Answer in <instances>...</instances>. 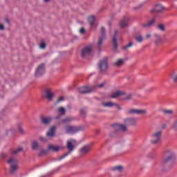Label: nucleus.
I'll return each mask as SVG.
<instances>
[{
  "label": "nucleus",
  "instance_id": "1",
  "mask_svg": "<svg viewBox=\"0 0 177 177\" xmlns=\"http://www.w3.org/2000/svg\"><path fill=\"white\" fill-rule=\"evenodd\" d=\"M176 156L175 152L172 150H167L165 152L164 158L162 161V171L167 172L172 168V164L171 161H175Z\"/></svg>",
  "mask_w": 177,
  "mask_h": 177
},
{
  "label": "nucleus",
  "instance_id": "2",
  "mask_svg": "<svg viewBox=\"0 0 177 177\" xmlns=\"http://www.w3.org/2000/svg\"><path fill=\"white\" fill-rule=\"evenodd\" d=\"M78 144L77 143V140L73 139L68 140L66 142V148L68 149V152L64 154L62 156H60L59 160H63V158L67 157V156H68V154H70V153H71V151H73L74 149H75V147Z\"/></svg>",
  "mask_w": 177,
  "mask_h": 177
},
{
  "label": "nucleus",
  "instance_id": "3",
  "mask_svg": "<svg viewBox=\"0 0 177 177\" xmlns=\"http://www.w3.org/2000/svg\"><path fill=\"white\" fill-rule=\"evenodd\" d=\"M8 164L10 165L11 174H15L19 170V160L15 158H10L8 161Z\"/></svg>",
  "mask_w": 177,
  "mask_h": 177
},
{
  "label": "nucleus",
  "instance_id": "4",
  "mask_svg": "<svg viewBox=\"0 0 177 177\" xmlns=\"http://www.w3.org/2000/svg\"><path fill=\"white\" fill-rule=\"evenodd\" d=\"M161 136H162V131H158L152 133L151 143L152 145H158L161 142Z\"/></svg>",
  "mask_w": 177,
  "mask_h": 177
},
{
  "label": "nucleus",
  "instance_id": "5",
  "mask_svg": "<svg viewBox=\"0 0 177 177\" xmlns=\"http://www.w3.org/2000/svg\"><path fill=\"white\" fill-rule=\"evenodd\" d=\"M98 68L101 73H106L109 68V62H107V57L104 58L98 64Z\"/></svg>",
  "mask_w": 177,
  "mask_h": 177
},
{
  "label": "nucleus",
  "instance_id": "6",
  "mask_svg": "<svg viewBox=\"0 0 177 177\" xmlns=\"http://www.w3.org/2000/svg\"><path fill=\"white\" fill-rule=\"evenodd\" d=\"M147 111L146 109H129L126 111V114L132 115L133 114H137L140 115L141 114H147Z\"/></svg>",
  "mask_w": 177,
  "mask_h": 177
},
{
  "label": "nucleus",
  "instance_id": "7",
  "mask_svg": "<svg viewBox=\"0 0 177 177\" xmlns=\"http://www.w3.org/2000/svg\"><path fill=\"white\" fill-rule=\"evenodd\" d=\"M92 52H93V47L91 45L86 46L82 49L81 56L82 57H86L89 56L92 53Z\"/></svg>",
  "mask_w": 177,
  "mask_h": 177
},
{
  "label": "nucleus",
  "instance_id": "8",
  "mask_svg": "<svg viewBox=\"0 0 177 177\" xmlns=\"http://www.w3.org/2000/svg\"><path fill=\"white\" fill-rule=\"evenodd\" d=\"M124 123L127 127H136V124H138V119L136 118H127L124 119Z\"/></svg>",
  "mask_w": 177,
  "mask_h": 177
},
{
  "label": "nucleus",
  "instance_id": "9",
  "mask_svg": "<svg viewBox=\"0 0 177 177\" xmlns=\"http://www.w3.org/2000/svg\"><path fill=\"white\" fill-rule=\"evenodd\" d=\"M96 86H82L79 88L80 93H91V92H95Z\"/></svg>",
  "mask_w": 177,
  "mask_h": 177
},
{
  "label": "nucleus",
  "instance_id": "10",
  "mask_svg": "<svg viewBox=\"0 0 177 177\" xmlns=\"http://www.w3.org/2000/svg\"><path fill=\"white\" fill-rule=\"evenodd\" d=\"M65 131L67 133H71V135H74L81 131V128L74 127V126H67L65 127Z\"/></svg>",
  "mask_w": 177,
  "mask_h": 177
},
{
  "label": "nucleus",
  "instance_id": "11",
  "mask_svg": "<svg viewBox=\"0 0 177 177\" xmlns=\"http://www.w3.org/2000/svg\"><path fill=\"white\" fill-rule=\"evenodd\" d=\"M53 118L52 116H41L40 118V122L42 125H45L48 127V125H50Z\"/></svg>",
  "mask_w": 177,
  "mask_h": 177
},
{
  "label": "nucleus",
  "instance_id": "12",
  "mask_svg": "<svg viewBox=\"0 0 177 177\" xmlns=\"http://www.w3.org/2000/svg\"><path fill=\"white\" fill-rule=\"evenodd\" d=\"M45 95L44 97L48 100V102H52L53 100V98L55 97V94L52 89L50 88H46L44 91Z\"/></svg>",
  "mask_w": 177,
  "mask_h": 177
},
{
  "label": "nucleus",
  "instance_id": "13",
  "mask_svg": "<svg viewBox=\"0 0 177 177\" xmlns=\"http://www.w3.org/2000/svg\"><path fill=\"white\" fill-rule=\"evenodd\" d=\"M44 74H45V64L42 63L36 69L35 75L36 77H41Z\"/></svg>",
  "mask_w": 177,
  "mask_h": 177
},
{
  "label": "nucleus",
  "instance_id": "14",
  "mask_svg": "<svg viewBox=\"0 0 177 177\" xmlns=\"http://www.w3.org/2000/svg\"><path fill=\"white\" fill-rule=\"evenodd\" d=\"M56 135V126H53L50 128L46 133L48 138H55Z\"/></svg>",
  "mask_w": 177,
  "mask_h": 177
},
{
  "label": "nucleus",
  "instance_id": "15",
  "mask_svg": "<svg viewBox=\"0 0 177 177\" xmlns=\"http://www.w3.org/2000/svg\"><path fill=\"white\" fill-rule=\"evenodd\" d=\"M106 39V29L104 27H102V37H100L97 46H100L103 44V41Z\"/></svg>",
  "mask_w": 177,
  "mask_h": 177
},
{
  "label": "nucleus",
  "instance_id": "16",
  "mask_svg": "<svg viewBox=\"0 0 177 177\" xmlns=\"http://www.w3.org/2000/svg\"><path fill=\"white\" fill-rule=\"evenodd\" d=\"M89 151H91V147L89 145H85L83 147H82L80 150V154H82V156L88 154Z\"/></svg>",
  "mask_w": 177,
  "mask_h": 177
},
{
  "label": "nucleus",
  "instance_id": "17",
  "mask_svg": "<svg viewBox=\"0 0 177 177\" xmlns=\"http://www.w3.org/2000/svg\"><path fill=\"white\" fill-rule=\"evenodd\" d=\"M118 36V30L115 31V34L113 37V49L115 50L118 48V42L117 41V37Z\"/></svg>",
  "mask_w": 177,
  "mask_h": 177
},
{
  "label": "nucleus",
  "instance_id": "18",
  "mask_svg": "<svg viewBox=\"0 0 177 177\" xmlns=\"http://www.w3.org/2000/svg\"><path fill=\"white\" fill-rule=\"evenodd\" d=\"M154 12H157L158 13L164 12V6H162L161 4L155 6V8L151 10V13H154Z\"/></svg>",
  "mask_w": 177,
  "mask_h": 177
},
{
  "label": "nucleus",
  "instance_id": "19",
  "mask_svg": "<svg viewBox=\"0 0 177 177\" xmlns=\"http://www.w3.org/2000/svg\"><path fill=\"white\" fill-rule=\"evenodd\" d=\"M129 21V19L128 17H124L120 21V27H122V28L125 27H128Z\"/></svg>",
  "mask_w": 177,
  "mask_h": 177
},
{
  "label": "nucleus",
  "instance_id": "20",
  "mask_svg": "<svg viewBox=\"0 0 177 177\" xmlns=\"http://www.w3.org/2000/svg\"><path fill=\"white\" fill-rule=\"evenodd\" d=\"M114 128L115 129H116V131H122V132H127V125L115 124Z\"/></svg>",
  "mask_w": 177,
  "mask_h": 177
},
{
  "label": "nucleus",
  "instance_id": "21",
  "mask_svg": "<svg viewBox=\"0 0 177 177\" xmlns=\"http://www.w3.org/2000/svg\"><path fill=\"white\" fill-rule=\"evenodd\" d=\"M154 23H156V19H152L149 22L143 24L142 27L144 28H147L149 27H151V26H153L154 24Z\"/></svg>",
  "mask_w": 177,
  "mask_h": 177
},
{
  "label": "nucleus",
  "instance_id": "22",
  "mask_svg": "<svg viewBox=\"0 0 177 177\" xmlns=\"http://www.w3.org/2000/svg\"><path fill=\"white\" fill-rule=\"evenodd\" d=\"M124 95V92L122 91H116L111 95V99H115L120 96H122Z\"/></svg>",
  "mask_w": 177,
  "mask_h": 177
},
{
  "label": "nucleus",
  "instance_id": "23",
  "mask_svg": "<svg viewBox=\"0 0 177 177\" xmlns=\"http://www.w3.org/2000/svg\"><path fill=\"white\" fill-rule=\"evenodd\" d=\"M23 151V147H19L16 149L11 150V155L12 156H17L19 153H21Z\"/></svg>",
  "mask_w": 177,
  "mask_h": 177
},
{
  "label": "nucleus",
  "instance_id": "24",
  "mask_svg": "<svg viewBox=\"0 0 177 177\" xmlns=\"http://www.w3.org/2000/svg\"><path fill=\"white\" fill-rule=\"evenodd\" d=\"M96 19L95 18V16H91L88 17V23L91 26V27H93L95 26V21Z\"/></svg>",
  "mask_w": 177,
  "mask_h": 177
},
{
  "label": "nucleus",
  "instance_id": "25",
  "mask_svg": "<svg viewBox=\"0 0 177 177\" xmlns=\"http://www.w3.org/2000/svg\"><path fill=\"white\" fill-rule=\"evenodd\" d=\"M32 150H38L39 149V144L37 141L32 142Z\"/></svg>",
  "mask_w": 177,
  "mask_h": 177
},
{
  "label": "nucleus",
  "instance_id": "26",
  "mask_svg": "<svg viewBox=\"0 0 177 177\" xmlns=\"http://www.w3.org/2000/svg\"><path fill=\"white\" fill-rule=\"evenodd\" d=\"M59 149H60V147L59 146L55 147L53 145H50L48 146V150H52L53 151H59Z\"/></svg>",
  "mask_w": 177,
  "mask_h": 177
},
{
  "label": "nucleus",
  "instance_id": "27",
  "mask_svg": "<svg viewBox=\"0 0 177 177\" xmlns=\"http://www.w3.org/2000/svg\"><path fill=\"white\" fill-rule=\"evenodd\" d=\"M115 103L111 102H103L102 106L104 107H113L114 106Z\"/></svg>",
  "mask_w": 177,
  "mask_h": 177
},
{
  "label": "nucleus",
  "instance_id": "28",
  "mask_svg": "<svg viewBox=\"0 0 177 177\" xmlns=\"http://www.w3.org/2000/svg\"><path fill=\"white\" fill-rule=\"evenodd\" d=\"M46 154H48V150L44 149H39V157H43V156H46Z\"/></svg>",
  "mask_w": 177,
  "mask_h": 177
},
{
  "label": "nucleus",
  "instance_id": "29",
  "mask_svg": "<svg viewBox=\"0 0 177 177\" xmlns=\"http://www.w3.org/2000/svg\"><path fill=\"white\" fill-rule=\"evenodd\" d=\"M155 43L156 44H161L162 42V38L160 37L158 35H155Z\"/></svg>",
  "mask_w": 177,
  "mask_h": 177
},
{
  "label": "nucleus",
  "instance_id": "30",
  "mask_svg": "<svg viewBox=\"0 0 177 177\" xmlns=\"http://www.w3.org/2000/svg\"><path fill=\"white\" fill-rule=\"evenodd\" d=\"M124 64V59H120L116 62L114 63V66L118 67H121Z\"/></svg>",
  "mask_w": 177,
  "mask_h": 177
},
{
  "label": "nucleus",
  "instance_id": "31",
  "mask_svg": "<svg viewBox=\"0 0 177 177\" xmlns=\"http://www.w3.org/2000/svg\"><path fill=\"white\" fill-rule=\"evenodd\" d=\"M73 120H74V118L69 116L62 120V122L67 124V122H71V121H73Z\"/></svg>",
  "mask_w": 177,
  "mask_h": 177
},
{
  "label": "nucleus",
  "instance_id": "32",
  "mask_svg": "<svg viewBox=\"0 0 177 177\" xmlns=\"http://www.w3.org/2000/svg\"><path fill=\"white\" fill-rule=\"evenodd\" d=\"M136 41H137V42H143V36L142 35H137L135 37Z\"/></svg>",
  "mask_w": 177,
  "mask_h": 177
},
{
  "label": "nucleus",
  "instance_id": "33",
  "mask_svg": "<svg viewBox=\"0 0 177 177\" xmlns=\"http://www.w3.org/2000/svg\"><path fill=\"white\" fill-rule=\"evenodd\" d=\"M122 169V166H116L112 168V171H118L119 172H121Z\"/></svg>",
  "mask_w": 177,
  "mask_h": 177
},
{
  "label": "nucleus",
  "instance_id": "34",
  "mask_svg": "<svg viewBox=\"0 0 177 177\" xmlns=\"http://www.w3.org/2000/svg\"><path fill=\"white\" fill-rule=\"evenodd\" d=\"M171 78L173 82H175L177 84V73H172Z\"/></svg>",
  "mask_w": 177,
  "mask_h": 177
},
{
  "label": "nucleus",
  "instance_id": "35",
  "mask_svg": "<svg viewBox=\"0 0 177 177\" xmlns=\"http://www.w3.org/2000/svg\"><path fill=\"white\" fill-rule=\"evenodd\" d=\"M124 100H132V99H133V94H127L125 97H124Z\"/></svg>",
  "mask_w": 177,
  "mask_h": 177
},
{
  "label": "nucleus",
  "instance_id": "36",
  "mask_svg": "<svg viewBox=\"0 0 177 177\" xmlns=\"http://www.w3.org/2000/svg\"><path fill=\"white\" fill-rule=\"evenodd\" d=\"M133 46V43L130 42L128 45L123 46V47L122 48V49L123 50H127L128 49V48H131V47Z\"/></svg>",
  "mask_w": 177,
  "mask_h": 177
},
{
  "label": "nucleus",
  "instance_id": "37",
  "mask_svg": "<svg viewBox=\"0 0 177 177\" xmlns=\"http://www.w3.org/2000/svg\"><path fill=\"white\" fill-rule=\"evenodd\" d=\"M18 131H19V133H21V135H24V133H25L24 129H23V127H21V124L18 125Z\"/></svg>",
  "mask_w": 177,
  "mask_h": 177
},
{
  "label": "nucleus",
  "instance_id": "38",
  "mask_svg": "<svg viewBox=\"0 0 177 177\" xmlns=\"http://www.w3.org/2000/svg\"><path fill=\"white\" fill-rule=\"evenodd\" d=\"M105 85H106V82H103L102 83L100 84L99 85H95V86H95V91H96L97 88H102Z\"/></svg>",
  "mask_w": 177,
  "mask_h": 177
},
{
  "label": "nucleus",
  "instance_id": "39",
  "mask_svg": "<svg viewBox=\"0 0 177 177\" xmlns=\"http://www.w3.org/2000/svg\"><path fill=\"white\" fill-rule=\"evenodd\" d=\"M158 30H160V31H165V26H164L163 24H159L158 25Z\"/></svg>",
  "mask_w": 177,
  "mask_h": 177
},
{
  "label": "nucleus",
  "instance_id": "40",
  "mask_svg": "<svg viewBox=\"0 0 177 177\" xmlns=\"http://www.w3.org/2000/svg\"><path fill=\"white\" fill-rule=\"evenodd\" d=\"M58 111L61 113V114H66V109L64 107H59Z\"/></svg>",
  "mask_w": 177,
  "mask_h": 177
},
{
  "label": "nucleus",
  "instance_id": "41",
  "mask_svg": "<svg viewBox=\"0 0 177 177\" xmlns=\"http://www.w3.org/2000/svg\"><path fill=\"white\" fill-rule=\"evenodd\" d=\"M80 115H82V117H85V115H86V109H82L80 111Z\"/></svg>",
  "mask_w": 177,
  "mask_h": 177
},
{
  "label": "nucleus",
  "instance_id": "42",
  "mask_svg": "<svg viewBox=\"0 0 177 177\" xmlns=\"http://www.w3.org/2000/svg\"><path fill=\"white\" fill-rule=\"evenodd\" d=\"M163 112L165 114H174V111L172 110H165Z\"/></svg>",
  "mask_w": 177,
  "mask_h": 177
},
{
  "label": "nucleus",
  "instance_id": "43",
  "mask_svg": "<svg viewBox=\"0 0 177 177\" xmlns=\"http://www.w3.org/2000/svg\"><path fill=\"white\" fill-rule=\"evenodd\" d=\"M40 48H41V49H45V48H46V44H45V43H41V44H40Z\"/></svg>",
  "mask_w": 177,
  "mask_h": 177
},
{
  "label": "nucleus",
  "instance_id": "44",
  "mask_svg": "<svg viewBox=\"0 0 177 177\" xmlns=\"http://www.w3.org/2000/svg\"><path fill=\"white\" fill-rule=\"evenodd\" d=\"M39 139L41 142H48V140L45 137H40Z\"/></svg>",
  "mask_w": 177,
  "mask_h": 177
},
{
  "label": "nucleus",
  "instance_id": "45",
  "mask_svg": "<svg viewBox=\"0 0 177 177\" xmlns=\"http://www.w3.org/2000/svg\"><path fill=\"white\" fill-rule=\"evenodd\" d=\"M114 106L117 107L118 110H122V108L121 107V106H120V104H118V103H115Z\"/></svg>",
  "mask_w": 177,
  "mask_h": 177
},
{
  "label": "nucleus",
  "instance_id": "46",
  "mask_svg": "<svg viewBox=\"0 0 177 177\" xmlns=\"http://www.w3.org/2000/svg\"><path fill=\"white\" fill-rule=\"evenodd\" d=\"M64 100V97L62 96L57 100V102L59 103V102H63Z\"/></svg>",
  "mask_w": 177,
  "mask_h": 177
},
{
  "label": "nucleus",
  "instance_id": "47",
  "mask_svg": "<svg viewBox=\"0 0 177 177\" xmlns=\"http://www.w3.org/2000/svg\"><path fill=\"white\" fill-rule=\"evenodd\" d=\"M80 34H85V28H82L80 30Z\"/></svg>",
  "mask_w": 177,
  "mask_h": 177
},
{
  "label": "nucleus",
  "instance_id": "48",
  "mask_svg": "<svg viewBox=\"0 0 177 177\" xmlns=\"http://www.w3.org/2000/svg\"><path fill=\"white\" fill-rule=\"evenodd\" d=\"M0 30H5V26H3V24H0Z\"/></svg>",
  "mask_w": 177,
  "mask_h": 177
},
{
  "label": "nucleus",
  "instance_id": "49",
  "mask_svg": "<svg viewBox=\"0 0 177 177\" xmlns=\"http://www.w3.org/2000/svg\"><path fill=\"white\" fill-rule=\"evenodd\" d=\"M151 37V35H150V34H147V39L150 38Z\"/></svg>",
  "mask_w": 177,
  "mask_h": 177
},
{
  "label": "nucleus",
  "instance_id": "50",
  "mask_svg": "<svg viewBox=\"0 0 177 177\" xmlns=\"http://www.w3.org/2000/svg\"><path fill=\"white\" fill-rule=\"evenodd\" d=\"M2 157H3V158H5V157H6V155L5 153H3Z\"/></svg>",
  "mask_w": 177,
  "mask_h": 177
},
{
  "label": "nucleus",
  "instance_id": "51",
  "mask_svg": "<svg viewBox=\"0 0 177 177\" xmlns=\"http://www.w3.org/2000/svg\"><path fill=\"white\" fill-rule=\"evenodd\" d=\"M44 2H49V0H44Z\"/></svg>",
  "mask_w": 177,
  "mask_h": 177
},
{
  "label": "nucleus",
  "instance_id": "52",
  "mask_svg": "<svg viewBox=\"0 0 177 177\" xmlns=\"http://www.w3.org/2000/svg\"><path fill=\"white\" fill-rule=\"evenodd\" d=\"M7 23H9V20L6 19Z\"/></svg>",
  "mask_w": 177,
  "mask_h": 177
}]
</instances>
